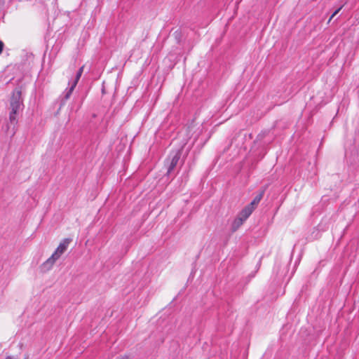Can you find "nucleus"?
<instances>
[{"label": "nucleus", "instance_id": "obj_1", "mask_svg": "<svg viewBox=\"0 0 359 359\" xmlns=\"http://www.w3.org/2000/svg\"><path fill=\"white\" fill-rule=\"evenodd\" d=\"M23 107L24 104L21 88L17 87L13 91L10 99L9 121L6 126V132L11 130L12 136H13L17 131L18 116L20 113L22 111Z\"/></svg>", "mask_w": 359, "mask_h": 359}, {"label": "nucleus", "instance_id": "obj_2", "mask_svg": "<svg viewBox=\"0 0 359 359\" xmlns=\"http://www.w3.org/2000/svg\"><path fill=\"white\" fill-rule=\"evenodd\" d=\"M72 241V239L70 238H66L62 241L53 255L41 264V269L43 272L48 271L52 269L55 262L67 250Z\"/></svg>", "mask_w": 359, "mask_h": 359}, {"label": "nucleus", "instance_id": "obj_3", "mask_svg": "<svg viewBox=\"0 0 359 359\" xmlns=\"http://www.w3.org/2000/svg\"><path fill=\"white\" fill-rule=\"evenodd\" d=\"M182 153V148L172 151L166 158L165 163L167 165V172L166 175L170 176L177 165L179 163Z\"/></svg>", "mask_w": 359, "mask_h": 359}, {"label": "nucleus", "instance_id": "obj_4", "mask_svg": "<svg viewBox=\"0 0 359 359\" xmlns=\"http://www.w3.org/2000/svg\"><path fill=\"white\" fill-rule=\"evenodd\" d=\"M83 67H81L79 68V69L76 72L75 79H74L73 83L72 84L71 87L65 92V95L61 100V103H60L61 106L64 105L65 104V102L70 97L74 89L75 88L76 86L77 85L78 81H79V79L83 74Z\"/></svg>", "mask_w": 359, "mask_h": 359}, {"label": "nucleus", "instance_id": "obj_5", "mask_svg": "<svg viewBox=\"0 0 359 359\" xmlns=\"http://www.w3.org/2000/svg\"><path fill=\"white\" fill-rule=\"evenodd\" d=\"M265 191H266L265 188L262 189L259 191V194L254 198L250 204H248V205H250L252 208H253L255 210L256 208L257 205L260 202V201L262 199V198L264 195Z\"/></svg>", "mask_w": 359, "mask_h": 359}, {"label": "nucleus", "instance_id": "obj_6", "mask_svg": "<svg viewBox=\"0 0 359 359\" xmlns=\"http://www.w3.org/2000/svg\"><path fill=\"white\" fill-rule=\"evenodd\" d=\"M254 211V209L252 208L250 205L245 206L239 213V216L241 217L243 219L246 220L250 215Z\"/></svg>", "mask_w": 359, "mask_h": 359}, {"label": "nucleus", "instance_id": "obj_7", "mask_svg": "<svg viewBox=\"0 0 359 359\" xmlns=\"http://www.w3.org/2000/svg\"><path fill=\"white\" fill-rule=\"evenodd\" d=\"M244 221L245 220L238 215L232 223V231H236L243 224Z\"/></svg>", "mask_w": 359, "mask_h": 359}, {"label": "nucleus", "instance_id": "obj_8", "mask_svg": "<svg viewBox=\"0 0 359 359\" xmlns=\"http://www.w3.org/2000/svg\"><path fill=\"white\" fill-rule=\"evenodd\" d=\"M341 8H342V6L334 11V12L330 16V18L328 20V22H330L331 21V20L334 18V16H335L341 11Z\"/></svg>", "mask_w": 359, "mask_h": 359}, {"label": "nucleus", "instance_id": "obj_9", "mask_svg": "<svg viewBox=\"0 0 359 359\" xmlns=\"http://www.w3.org/2000/svg\"><path fill=\"white\" fill-rule=\"evenodd\" d=\"M4 44L3 41H0V54L3 52Z\"/></svg>", "mask_w": 359, "mask_h": 359}, {"label": "nucleus", "instance_id": "obj_10", "mask_svg": "<svg viewBox=\"0 0 359 359\" xmlns=\"http://www.w3.org/2000/svg\"><path fill=\"white\" fill-rule=\"evenodd\" d=\"M117 359H128V356L125 355H123L120 358H118Z\"/></svg>", "mask_w": 359, "mask_h": 359}, {"label": "nucleus", "instance_id": "obj_11", "mask_svg": "<svg viewBox=\"0 0 359 359\" xmlns=\"http://www.w3.org/2000/svg\"><path fill=\"white\" fill-rule=\"evenodd\" d=\"M24 359H28V357H25Z\"/></svg>", "mask_w": 359, "mask_h": 359}]
</instances>
